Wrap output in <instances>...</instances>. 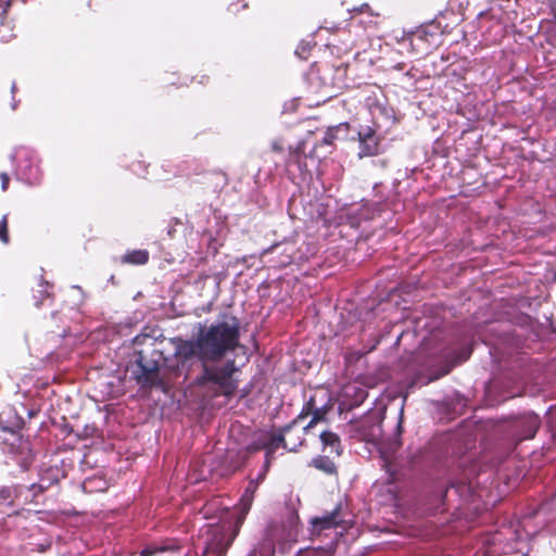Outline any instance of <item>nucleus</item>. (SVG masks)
Returning a JSON list of instances; mask_svg holds the SVG:
<instances>
[{
	"mask_svg": "<svg viewBox=\"0 0 556 556\" xmlns=\"http://www.w3.org/2000/svg\"><path fill=\"white\" fill-rule=\"evenodd\" d=\"M302 143H299L295 150L291 153V160L298 163L299 167L302 169L301 160H300V150Z\"/></svg>",
	"mask_w": 556,
	"mask_h": 556,
	"instance_id": "24",
	"label": "nucleus"
},
{
	"mask_svg": "<svg viewBox=\"0 0 556 556\" xmlns=\"http://www.w3.org/2000/svg\"><path fill=\"white\" fill-rule=\"evenodd\" d=\"M527 422H528V433L525 434V439H531L534 437L536 430L539 429V426H540V419H539V416L538 415H534V414H531L527 417Z\"/></svg>",
	"mask_w": 556,
	"mask_h": 556,
	"instance_id": "17",
	"label": "nucleus"
},
{
	"mask_svg": "<svg viewBox=\"0 0 556 556\" xmlns=\"http://www.w3.org/2000/svg\"><path fill=\"white\" fill-rule=\"evenodd\" d=\"M54 482H56V480H55V479H54V480H51V481H48L45 477H41V478H40V480L38 481V483L33 484V489L38 488V489H39V491H41V492H42V491H45V490L49 489V488H50V485H51L52 483H54Z\"/></svg>",
	"mask_w": 556,
	"mask_h": 556,
	"instance_id": "22",
	"label": "nucleus"
},
{
	"mask_svg": "<svg viewBox=\"0 0 556 556\" xmlns=\"http://www.w3.org/2000/svg\"><path fill=\"white\" fill-rule=\"evenodd\" d=\"M83 489L87 492L92 491H104L106 489V484L102 479H87L83 483Z\"/></svg>",
	"mask_w": 556,
	"mask_h": 556,
	"instance_id": "16",
	"label": "nucleus"
},
{
	"mask_svg": "<svg viewBox=\"0 0 556 556\" xmlns=\"http://www.w3.org/2000/svg\"><path fill=\"white\" fill-rule=\"evenodd\" d=\"M14 490L10 486L0 488V501L11 504L14 498Z\"/></svg>",
	"mask_w": 556,
	"mask_h": 556,
	"instance_id": "19",
	"label": "nucleus"
},
{
	"mask_svg": "<svg viewBox=\"0 0 556 556\" xmlns=\"http://www.w3.org/2000/svg\"><path fill=\"white\" fill-rule=\"evenodd\" d=\"M348 526L343 519L340 518V507H336L333 511L312 520V535H325L329 539L323 547H312L301 549L296 556H332L333 548L338 542L339 536L343 535Z\"/></svg>",
	"mask_w": 556,
	"mask_h": 556,
	"instance_id": "4",
	"label": "nucleus"
},
{
	"mask_svg": "<svg viewBox=\"0 0 556 556\" xmlns=\"http://www.w3.org/2000/svg\"><path fill=\"white\" fill-rule=\"evenodd\" d=\"M178 548V543L174 539H165L160 542H152L147 544L140 552V556H155L161 553L175 551Z\"/></svg>",
	"mask_w": 556,
	"mask_h": 556,
	"instance_id": "11",
	"label": "nucleus"
},
{
	"mask_svg": "<svg viewBox=\"0 0 556 556\" xmlns=\"http://www.w3.org/2000/svg\"><path fill=\"white\" fill-rule=\"evenodd\" d=\"M324 415H325V413L321 412L320 409H315L314 413H313V417H312L311 421L303 428V430L306 431L309 428H312L313 426H315L317 422L323 420L324 419Z\"/></svg>",
	"mask_w": 556,
	"mask_h": 556,
	"instance_id": "20",
	"label": "nucleus"
},
{
	"mask_svg": "<svg viewBox=\"0 0 556 556\" xmlns=\"http://www.w3.org/2000/svg\"><path fill=\"white\" fill-rule=\"evenodd\" d=\"M336 131L337 128H329L323 138V142L325 144H331L337 139Z\"/></svg>",
	"mask_w": 556,
	"mask_h": 556,
	"instance_id": "23",
	"label": "nucleus"
},
{
	"mask_svg": "<svg viewBox=\"0 0 556 556\" xmlns=\"http://www.w3.org/2000/svg\"><path fill=\"white\" fill-rule=\"evenodd\" d=\"M275 547L270 539L263 540L257 547L249 553L248 556H274Z\"/></svg>",
	"mask_w": 556,
	"mask_h": 556,
	"instance_id": "15",
	"label": "nucleus"
},
{
	"mask_svg": "<svg viewBox=\"0 0 556 556\" xmlns=\"http://www.w3.org/2000/svg\"><path fill=\"white\" fill-rule=\"evenodd\" d=\"M74 289H77L78 291H81L79 286H73Z\"/></svg>",
	"mask_w": 556,
	"mask_h": 556,
	"instance_id": "30",
	"label": "nucleus"
},
{
	"mask_svg": "<svg viewBox=\"0 0 556 556\" xmlns=\"http://www.w3.org/2000/svg\"><path fill=\"white\" fill-rule=\"evenodd\" d=\"M12 161L15 163V176L18 180L27 185L40 182L42 174L37 155L31 149L25 147L16 149Z\"/></svg>",
	"mask_w": 556,
	"mask_h": 556,
	"instance_id": "5",
	"label": "nucleus"
},
{
	"mask_svg": "<svg viewBox=\"0 0 556 556\" xmlns=\"http://www.w3.org/2000/svg\"><path fill=\"white\" fill-rule=\"evenodd\" d=\"M175 352L170 356H165L162 351L153 349L149 354L140 351L137 354L136 364L138 369L135 371V379L141 387H161L165 388V378L187 379L190 374L172 369L167 366V361L174 358Z\"/></svg>",
	"mask_w": 556,
	"mask_h": 556,
	"instance_id": "3",
	"label": "nucleus"
},
{
	"mask_svg": "<svg viewBox=\"0 0 556 556\" xmlns=\"http://www.w3.org/2000/svg\"><path fill=\"white\" fill-rule=\"evenodd\" d=\"M0 240L3 243L9 242L7 216H3L2 219L0 220Z\"/></svg>",
	"mask_w": 556,
	"mask_h": 556,
	"instance_id": "21",
	"label": "nucleus"
},
{
	"mask_svg": "<svg viewBox=\"0 0 556 556\" xmlns=\"http://www.w3.org/2000/svg\"><path fill=\"white\" fill-rule=\"evenodd\" d=\"M265 469L257 479L251 480L244 490L239 504L235 507L232 520H224L212 525L207 523L200 529L197 547L202 548L201 556H224L238 535L241 525L251 508L254 493L264 480Z\"/></svg>",
	"mask_w": 556,
	"mask_h": 556,
	"instance_id": "2",
	"label": "nucleus"
},
{
	"mask_svg": "<svg viewBox=\"0 0 556 556\" xmlns=\"http://www.w3.org/2000/svg\"><path fill=\"white\" fill-rule=\"evenodd\" d=\"M273 149L276 150V151H280L281 150V147L278 146L277 142H273Z\"/></svg>",
	"mask_w": 556,
	"mask_h": 556,
	"instance_id": "27",
	"label": "nucleus"
},
{
	"mask_svg": "<svg viewBox=\"0 0 556 556\" xmlns=\"http://www.w3.org/2000/svg\"><path fill=\"white\" fill-rule=\"evenodd\" d=\"M16 91V85L15 83L12 84V87H11V92L14 94Z\"/></svg>",
	"mask_w": 556,
	"mask_h": 556,
	"instance_id": "28",
	"label": "nucleus"
},
{
	"mask_svg": "<svg viewBox=\"0 0 556 556\" xmlns=\"http://www.w3.org/2000/svg\"><path fill=\"white\" fill-rule=\"evenodd\" d=\"M311 465L327 475H332L337 470L334 463L327 456H317L313 458Z\"/></svg>",
	"mask_w": 556,
	"mask_h": 556,
	"instance_id": "14",
	"label": "nucleus"
},
{
	"mask_svg": "<svg viewBox=\"0 0 556 556\" xmlns=\"http://www.w3.org/2000/svg\"><path fill=\"white\" fill-rule=\"evenodd\" d=\"M149 261V252L147 250H134L125 253L122 257L123 263L134 265H143Z\"/></svg>",
	"mask_w": 556,
	"mask_h": 556,
	"instance_id": "13",
	"label": "nucleus"
},
{
	"mask_svg": "<svg viewBox=\"0 0 556 556\" xmlns=\"http://www.w3.org/2000/svg\"><path fill=\"white\" fill-rule=\"evenodd\" d=\"M312 43L311 41H301L298 46V48L295 49V54L302 59V60H306L307 56H308V52L311 51L312 49Z\"/></svg>",
	"mask_w": 556,
	"mask_h": 556,
	"instance_id": "18",
	"label": "nucleus"
},
{
	"mask_svg": "<svg viewBox=\"0 0 556 556\" xmlns=\"http://www.w3.org/2000/svg\"><path fill=\"white\" fill-rule=\"evenodd\" d=\"M16 106H17V103H16V101L13 99V102H12V109H13V110H15V109H16Z\"/></svg>",
	"mask_w": 556,
	"mask_h": 556,
	"instance_id": "29",
	"label": "nucleus"
},
{
	"mask_svg": "<svg viewBox=\"0 0 556 556\" xmlns=\"http://www.w3.org/2000/svg\"><path fill=\"white\" fill-rule=\"evenodd\" d=\"M356 433L363 441L377 443L382 437L381 421L371 416L365 417L356 425Z\"/></svg>",
	"mask_w": 556,
	"mask_h": 556,
	"instance_id": "8",
	"label": "nucleus"
},
{
	"mask_svg": "<svg viewBox=\"0 0 556 556\" xmlns=\"http://www.w3.org/2000/svg\"><path fill=\"white\" fill-rule=\"evenodd\" d=\"M343 404L349 407L359 406L368 396L367 390L357 382H350L342 388Z\"/></svg>",
	"mask_w": 556,
	"mask_h": 556,
	"instance_id": "9",
	"label": "nucleus"
},
{
	"mask_svg": "<svg viewBox=\"0 0 556 556\" xmlns=\"http://www.w3.org/2000/svg\"><path fill=\"white\" fill-rule=\"evenodd\" d=\"M298 424V420H293L290 425H287L282 428V430L277 434H271L263 444V448L266 450V458H265V471L268 470V466L274 458L275 452L279 447L287 448L288 451L294 452L296 450L298 445L302 444V441H300L298 444L289 445V443L286 441V434L291 431L293 426Z\"/></svg>",
	"mask_w": 556,
	"mask_h": 556,
	"instance_id": "7",
	"label": "nucleus"
},
{
	"mask_svg": "<svg viewBox=\"0 0 556 556\" xmlns=\"http://www.w3.org/2000/svg\"><path fill=\"white\" fill-rule=\"evenodd\" d=\"M358 138V156H374L378 155L382 151L381 140L382 138L377 134V129L374 126H361L357 132Z\"/></svg>",
	"mask_w": 556,
	"mask_h": 556,
	"instance_id": "6",
	"label": "nucleus"
},
{
	"mask_svg": "<svg viewBox=\"0 0 556 556\" xmlns=\"http://www.w3.org/2000/svg\"><path fill=\"white\" fill-rule=\"evenodd\" d=\"M239 321L233 316H224L210 326L199 324L198 332L190 340L175 338V357L167 361V366L182 372H191L194 365L201 366V374L195 377L197 386H212L225 395H231L238 388L233 374L238 370L235 359H222L239 344Z\"/></svg>",
	"mask_w": 556,
	"mask_h": 556,
	"instance_id": "1",
	"label": "nucleus"
},
{
	"mask_svg": "<svg viewBox=\"0 0 556 556\" xmlns=\"http://www.w3.org/2000/svg\"><path fill=\"white\" fill-rule=\"evenodd\" d=\"M40 287L42 288L41 292H43L46 295H48V290H47L48 285L47 283H42Z\"/></svg>",
	"mask_w": 556,
	"mask_h": 556,
	"instance_id": "26",
	"label": "nucleus"
},
{
	"mask_svg": "<svg viewBox=\"0 0 556 556\" xmlns=\"http://www.w3.org/2000/svg\"><path fill=\"white\" fill-rule=\"evenodd\" d=\"M303 415H304V410L299 415L298 418L301 419L303 417Z\"/></svg>",
	"mask_w": 556,
	"mask_h": 556,
	"instance_id": "31",
	"label": "nucleus"
},
{
	"mask_svg": "<svg viewBox=\"0 0 556 556\" xmlns=\"http://www.w3.org/2000/svg\"><path fill=\"white\" fill-rule=\"evenodd\" d=\"M367 106L369 109L375 125H377L381 121L392 123L394 122L395 116L393 109L387 105V103L380 101L379 99L368 98Z\"/></svg>",
	"mask_w": 556,
	"mask_h": 556,
	"instance_id": "10",
	"label": "nucleus"
},
{
	"mask_svg": "<svg viewBox=\"0 0 556 556\" xmlns=\"http://www.w3.org/2000/svg\"><path fill=\"white\" fill-rule=\"evenodd\" d=\"M320 441L325 450L328 448L330 453H334L336 455L341 454L340 439L336 433L331 431H323L320 433Z\"/></svg>",
	"mask_w": 556,
	"mask_h": 556,
	"instance_id": "12",
	"label": "nucleus"
},
{
	"mask_svg": "<svg viewBox=\"0 0 556 556\" xmlns=\"http://www.w3.org/2000/svg\"><path fill=\"white\" fill-rule=\"evenodd\" d=\"M0 179H1V189L3 191H5L8 189V186H9V176L7 173H1L0 174Z\"/></svg>",
	"mask_w": 556,
	"mask_h": 556,
	"instance_id": "25",
	"label": "nucleus"
}]
</instances>
